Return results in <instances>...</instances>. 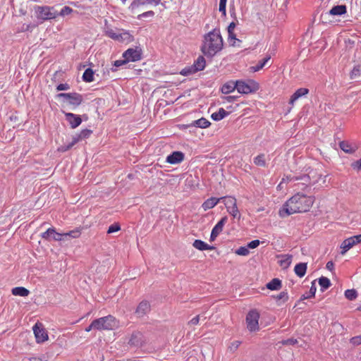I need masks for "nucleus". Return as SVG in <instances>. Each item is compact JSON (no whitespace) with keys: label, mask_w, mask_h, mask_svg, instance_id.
<instances>
[{"label":"nucleus","mask_w":361,"mask_h":361,"mask_svg":"<svg viewBox=\"0 0 361 361\" xmlns=\"http://www.w3.org/2000/svg\"><path fill=\"white\" fill-rule=\"evenodd\" d=\"M271 59V56H266L264 59L262 61H259L258 63H257L255 66L251 67L252 71L253 72H257L259 70H261L263 68L267 63L269 62Z\"/></svg>","instance_id":"obj_31"},{"label":"nucleus","mask_w":361,"mask_h":361,"mask_svg":"<svg viewBox=\"0 0 361 361\" xmlns=\"http://www.w3.org/2000/svg\"><path fill=\"white\" fill-rule=\"evenodd\" d=\"M205 66L206 60L204 56H199L197 59H195L192 65L183 68L180 71V74L185 76L191 75V74L203 70L205 68Z\"/></svg>","instance_id":"obj_9"},{"label":"nucleus","mask_w":361,"mask_h":361,"mask_svg":"<svg viewBox=\"0 0 361 361\" xmlns=\"http://www.w3.org/2000/svg\"><path fill=\"white\" fill-rule=\"evenodd\" d=\"M228 212L233 216V218H238L240 219V214L239 209L237 206V203L235 204V205L232 206L231 208L228 209Z\"/></svg>","instance_id":"obj_39"},{"label":"nucleus","mask_w":361,"mask_h":361,"mask_svg":"<svg viewBox=\"0 0 361 361\" xmlns=\"http://www.w3.org/2000/svg\"><path fill=\"white\" fill-rule=\"evenodd\" d=\"M282 286L281 281L278 278L272 279L270 282H268L267 287L271 290H280Z\"/></svg>","instance_id":"obj_28"},{"label":"nucleus","mask_w":361,"mask_h":361,"mask_svg":"<svg viewBox=\"0 0 361 361\" xmlns=\"http://www.w3.org/2000/svg\"><path fill=\"white\" fill-rule=\"evenodd\" d=\"M106 35L113 39H118L117 33L114 32L113 30H108L106 31Z\"/></svg>","instance_id":"obj_52"},{"label":"nucleus","mask_w":361,"mask_h":361,"mask_svg":"<svg viewBox=\"0 0 361 361\" xmlns=\"http://www.w3.org/2000/svg\"><path fill=\"white\" fill-rule=\"evenodd\" d=\"M11 293L13 295L25 297L30 294V290L25 287L19 286L12 288Z\"/></svg>","instance_id":"obj_29"},{"label":"nucleus","mask_w":361,"mask_h":361,"mask_svg":"<svg viewBox=\"0 0 361 361\" xmlns=\"http://www.w3.org/2000/svg\"><path fill=\"white\" fill-rule=\"evenodd\" d=\"M200 322V316L197 315L196 317H192L191 320L188 322L189 325H197Z\"/></svg>","instance_id":"obj_55"},{"label":"nucleus","mask_w":361,"mask_h":361,"mask_svg":"<svg viewBox=\"0 0 361 361\" xmlns=\"http://www.w3.org/2000/svg\"><path fill=\"white\" fill-rule=\"evenodd\" d=\"M310 178V186L315 184H325L326 176L322 175L320 171L318 169H310L308 171Z\"/></svg>","instance_id":"obj_12"},{"label":"nucleus","mask_w":361,"mask_h":361,"mask_svg":"<svg viewBox=\"0 0 361 361\" xmlns=\"http://www.w3.org/2000/svg\"><path fill=\"white\" fill-rule=\"evenodd\" d=\"M57 91L68 90L70 89V85L68 83H61L56 87Z\"/></svg>","instance_id":"obj_51"},{"label":"nucleus","mask_w":361,"mask_h":361,"mask_svg":"<svg viewBox=\"0 0 361 361\" xmlns=\"http://www.w3.org/2000/svg\"><path fill=\"white\" fill-rule=\"evenodd\" d=\"M297 180V176L295 175H285L283 178H282V181H283L284 183H290V181H296Z\"/></svg>","instance_id":"obj_47"},{"label":"nucleus","mask_w":361,"mask_h":361,"mask_svg":"<svg viewBox=\"0 0 361 361\" xmlns=\"http://www.w3.org/2000/svg\"><path fill=\"white\" fill-rule=\"evenodd\" d=\"M184 159V154L181 152H174L169 154L166 158V161L169 164H178L182 162Z\"/></svg>","instance_id":"obj_19"},{"label":"nucleus","mask_w":361,"mask_h":361,"mask_svg":"<svg viewBox=\"0 0 361 361\" xmlns=\"http://www.w3.org/2000/svg\"><path fill=\"white\" fill-rule=\"evenodd\" d=\"M120 230H121V226H120L119 224L114 223V224H111V226H109V227L107 230V233H112L114 232H117Z\"/></svg>","instance_id":"obj_46"},{"label":"nucleus","mask_w":361,"mask_h":361,"mask_svg":"<svg viewBox=\"0 0 361 361\" xmlns=\"http://www.w3.org/2000/svg\"><path fill=\"white\" fill-rule=\"evenodd\" d=\"M228 40L232 46H240L241 41L236 38V35L234 32H228Z\"/></svg>","instance_id":"obj_38"},{"label":"nucleus","mask_w":361,"mask_h":361,"mask_svg":"<svg viewBox=\"0 0 361 361\" xmlns=\"http://www.w3.org/2000/svg\"><path fill=\"white\" fill-rule=\"evenodd\" d=\"M318 283L323 290H326V288H329L331 286V282L329 278L324 276L319 278Z\"/></svg>","instance_id":"obj_36"},{"label":"nucleus","mask_w":361,"mask_h":361,"mask_svg":"<svg viewBox=\"0 0 361 361\" xmlns=\"http://www.w3.org/2000/svg\"><path fill=\"white\" fill-rule=\"evenodd\" d=\"M210 124L211 123L208 119L204 118H201L200 119L195 120L193 122L192 126H195V127L201 128H206L209 127Z\"/></svg>","instance_id":"obj_32"},{"label":"nucleus","mask_w":361,"mask_h":361,"mask_svg":"<svg viewBox=\"0 0 361 361\" xmlns=\"http://www.w3.org/2000/svg\"><path fill=\"white\" fill-rule=\"evenodd\" d=\"M236 89V81H228L226 82L221 87V92L223 94H229L233 92Z\"/></svg>","instance_id":"obj_27"},{"label":"nucleus","mask_w":361,"mask_h":361,"mask_svg":"<svg viewBox=\"0 0 361 361\" xmlns=\"http://www.w3.org/2000/svg\"><path fill=\"white\" fill-rule=\"evenodd\" d=\"M358 243H361V234L353 235L343 240L340 246L342 250L341 253L343 255V254L346 253L350 248L355 247Z\"/></svg>","instance_id":"obj_10"},{"label":"nucleus","mask_w":361,"mask_h":361,"mask_svg":"<svg viewBox=\"0 0 361 361\" xmlns=\"http://www.w3.org/2000/svg\"><path fill=\"white\" fill-rule=\"evenodd\" d=\"M351 167L354 170L361 171V157L359 160H357L351 164Z\"/></svg>","instance_id":"obj_50"},{"label":"nucleus","mask_w":361,"mask_h":361,"mask_svg":"<svg viewBox=\"0 0 361 361\" xmlns=\"http://www.w3.org/2000/svg\"><path fill=\"white\" fill-rule=\"evenodd\" d=\"M339 147L344 152L350 154L355 153L358 149L356 143L345 140L339 142Z\"/></svg>","instance_id":"obj_17"},{"label":"nucleus","mask_w":361,"mask_h":361,"mask_svg":"<svg viewBox=\"0 0 361 361\" xmlns=\"http://www.w3.org/2000/svg\"><path fill=\"white\" fill-rule=\"evenodd\" d=\"M93 325V321L91 322V324L85 329V331L89 332L92 329H95V326H92Z\"/></svg>","instance_id":"obj_62"},{"label":"nucleus","mask_w":361,"mask_h":361,"mask_svg":"<svg viewBox=\"0 0 361 361\" xmlns=\"http://www.w3.org/2000/svg\"><path fill=\"white\" fill-rule=\"evenodd\" d=\"M154 15V13L152 11L145 12L142 14L138 15V18L141 19L142 18L152 17Z\"/></svg>","instance_id":"obj_54"},{"label":"nucleus","mask_w":361,"mask_h":361,"mask_svg":"<svg viewBox=\"0 0 361 361\" xmlns=\"http://www.w3.org/2000/svg\"><path fill=\"white\" fill-rule=\"evenodd\" d=\"M56 97L62 98L63 102L70 105L73 110L78 107L83 101L82 95L78 92L59 93Z\"/></svg>","instance_id":"obj_4"},{"label":"nucleus","mask_w":361,"mask_h":361,"mask_svg":"<svg viewBox=\"0 0 361 361\" xmlns=\"http://www.w3.org/2000/svg\"><path fill=\"white\" fill-rule=\"evenodd\" d=\"M345 298L350 300H353L357 298V291L355 289L346 290L344 293Z\"/></svg>","instance_id":"obj_37"},{"label":"nucleus","mask_w":361,"mask_h":361,"mask_svg":"<svg viewBox=\"0 0 361 361\" xmlns=\"http://www.w3.org/2000/svg\"><path fill=\"white\" fill-rule=\"evenodd\" d=\"M152 1H154L156 4H158V1L157 0H133L129 6V9L134 12V11L137 8L140 6L144 5L145 4H150Z\"/></svg>","instance_id":"obj_24"},{"label":"nucleus","mask_w":361,"mask_h":361,"mask_svg":"<svg viewBox=\"0 0 361 361\" xmlns=\"http://www.w3.org/2000/svg\"><path fill=\"white\" fill-rule=\"evenodd\" d=\"M240 341L233 342V343H232V346H233V348L235 349H237L238 345H240Z\"/></svg>","instance_id":"obj_63"},{"label":"nucleus","mask_w":361,"mask_h":361,"mask_svg":"<svg viewBox=\"0 0 361 361\" xmlns=\"http://www.w3.org/2000/svg\"><path fill=\"white\" fill-rule=\"evenodd\" d=\"M73 12V9L69 6H63L60 11H58V16H65Z\"/></svg>","instance_id":"obj_45"},{"label":"nucleus","mask_w":361,"mask_h":361,"mask_svg":"<svg viewBox=\"0 0 361 361\" xmlns=\"http://www.w3.org/2000/svg\"><path fill=\"white\" fill-rule=\"evenodd\" d=\"M33 333L35 334L36 341L38 343H43L48 340L49 336L44 325L40 322H37L33 328Z\"/></svg>","instance_id":"obj_11"},{"label":"nucleus","mask_w":361,"mask_h":361,"mask_svg":"<svg viewBox=\"0 0 361 361\" xmlns=\"http://www.w3.org/2000/svg\"><path fill=\"white\" fill-rule=\"evenodd\" d=\"M315 197L308 196L302 192H296L285 202L282 208L279 209L281 217H286L290 214L307 212L314 204Z\"/></svg>","instance_id":"obj_1"},{"label":"nucleus","mask_w":361,"mask_h":361,"mask_svg":"<svg viewBox=\"0 0 361 361\" xmlns=\"http://www.w3.org/2000/svg\"><path fill=\"white\" fill-rule=\"evenodd\" d=\"M150 310L151 306L149 302L147 300H142L137 305L135 311V314H136L137 317L140 318L149 313Z\"/></svg>","instance_id":"obj_16"},{"label":"nucleus","mask_w":361,"mask_h":361,"mask_svg":"<svg viewBox=\"0 0 361 361\" xmlns=\"http://www.w3.org/2000/svg\"><path fill=\"white\" fill-rule=\"evenodd\" d=\"M92 133V130L85 128L80 131V133L75 134L73 139L75 140V142L78 143L79 141L88 138Z\"/></svg>","instance_id":"obj_23"},{"label":"nucleus","mask_w":361,"mask_h":361,"mask_svg":"<svg viewBox=\"0 0 361 361\" xmlns=\"http://www.w3.org/2000/svg\"><path fill=\"white\" fill-rule=\"evenodd\" d=\"M223 198L225 200L224 205L226 206L227 211L228 209L231 208V207L235 205V202H237L236 199L234 197L229 196L221 197V200H223Z\"/></svg>","instance_id":"obj_34"},{"label":"nucleus","mask_w":361,"mask_h":361,"mask_svg":"<svg viewBox=\"0 0 361 361\" xmlns=\"http://www.w3.org/2000/svg\"><path fill=\"white\" fill-rule=\"evenodd\" d=\"M334 264L332 261H329L326 264V268L329 270H332L334 269Z\"/></svg>","instance_id":"obj_61"},{"label":"nucleus","mask_w":361,"mask_h":361,"mask_svg":"<svg viewBox=\"0 0 361 361\" xmlns=\"http://www.w3.org/2000/svg\"><path fill=\"white\" fill-rule=\"evenodd\" d=\"M192 247L200 251L212 250V249H214V247L209 245L208 243H206L200 239H196L193 241Z\"/></svg>","instance_id":"obj_22"},{"label":"nucleus","mask_w":361,"mask_h":361,"mask_svg":"<svg viewBox=\"0 0 361 361\" xmlns=\"http://www.w3.org/2000/svg\"><path fill=\"white\" fill-rule=\"evenodd\" d=\"M259 89V83L254 80H250L247 82L236 80V90L240 94L255 93L257 92Z\"/></svg>","instance_id":"obj_7"},{"label":"nucleus","mask_w":361,"mask_h":361,"mask_svg":"<svg viewBox=\"0 0 361 361\" xmlns=\"http://www.w3.org/2000/svg\"><path fill=\"white\" fill-rule=\"evenodd\" d=\"M316 288L315 286H312L310 287V294H303L300 297V300H304L306 299L311 298V297L315 296Z\"/></svg>","instance_id":"obj_44"},{"label":"nucleus","mask_w":361,"mask_h":361,"mask_svg":"<svg viewBox=\"0 0 361 361\" xmlns=\"http://www.w3.org/2000/svg\"><path fill=\"white\" fill-rule=\"evenodd\" d=\"M235 97H226V100L228 101V102H232V100L234 99Z\"/></svg>","instance_id":"obj_64"},{"label":"nucleus","mask_w":361,"mask_h":361,"mask_svg":"<svg viewBox=\"0 0 361 361\" xmlns=\"http://www.w3.org/2000/svg\"><path fill=\"white\" fill-rule=\"evenodd\" d=\"M30 361H47L46 356L43 355L41 357H32L30 358Z\"/></svg>","instance_id":"obj_58"},{"label":"nucleus","mask_w":361,"mask_h":361,"mask_svg":"<svg viewBox=\"0 0 361 361\" xmlns=\"http://www.w3.org/2000/svg\"><path fill=\"white\" fill-rule=\"evenodd\" d=\"M350 343L354 345H361V336H354L350 338Z\"/></svg>","instance_id":"obj_49"},{"label":"nucleus","mask_w":361,"mask_h":361,"mask_svg":"<svg viewBox=\"0 0 361 361\" xmlns=\"http://www.w3.org/2000/svg\"><path fill=\"white\" fill-rule=\"evenodd\" d=\"M76 144L75 140L72 138V141L68 145H63L58 148V151L65 152L71 149Z\"/></svg>","instance_id":"obj_40"},{"label":"nucleus","mask_w":361,"mask_h":361,"mask_svg":"<svg viewBox=\"0 0 361 361\" xmlns=\"http://www.w3.org/2000/svg\"><path fill=\"white\" fill-rule=\"evenodd\" d=\"M226 2H227V0H220V2H219V10L220 12H221V13L224 16H225V14L226 13Z\"/></svg>","instance_id":"obj_48"},{"label":"nucleus","mask_w":361,"mask_h":361,"mask_svg":"<svg viewBox=\"0 0 361 361\" xmlns=\"http://www.w3.org/2000/svg\"><path fill=\"white\" fill-rule=\"evenodd\" d=\"M123 57L126 59L127 62L137 61L141 59V51L137 49H128L123 54Z\"/></svg>","instance_id":"obj_15"},{"label":"nucleus","mask_w":361,"mask_h":361,"mask_svg":"<svg viewBox=\"0 0 361 361\" xmlns=\"http://www.w3.org/2000/svg\"><path fill=\"white\" fill-rule=\"evenodd\" d=\"M82 80L83 81L86 82H90L94 80V71L92 68H87L82 75Z\"/></svg>","instance_id":"obj_33"},{"label":"nucleus","mask_w":361,"mask_h":361,"mask_svg":"<svg viewBox=\"0 0 361 361\" xmlns=\"http://www.w3.org/2000/svg\"><path fill=\"white\" fill-rule=\"evenodd\" d=\"M295 185H297L298 189H306L310 186V178L308 172L307 174H303L300 176H297V180Z\"/></svg>","instance_id":"obj_18"},{"label":"nucleus","mask_w":361,"mask_h":361,"mask_svg":"<svg viewBox=\"0 0 361 361\" xmlns=\"http://www.w3.org/2000/svg\"><path fill=\"white\" fill-rule=\"evenodd\" d=\"M260 242L259 240H253L247 244L248 249L249 248H256L259 246Z\"/></svg>","instance_id":"obj_53"},{"label":"nucleus","mask_w":361,"mask_h":361,"mask_svg":"<svg viewBox=\"0 0 361 361\" xmlns=\"http://www.w3.org/2000/svg\"><path fill=\"white\" fill-rule=\"evenodd\" d=\"M276 300H282L283 302H286L288 300V295L287 291H281L279 295L274 296Z\"/></svg>","instance_id":"obj_43"},{"label":"nucleus","mask_w":361,"mask_h":361,"mask_svg":"<svg viewBox=\"0 0 361 361\" xmlns=\"http://www.w3.org/2000/svg\"><path fill=\"white\" fill-rule=\"evenodd\" d=\"M307 264L306 263L297 264L295 266L294 271L299 277H303L307 272Z\"/></svg>","instance_id":"obj_26"},{"label":"nucleus","mask_w":361,"mask_h":361,"mask_svg":"<svg viewBox=\"0 0 361 361\" xmlns=\"http://www.w3.org/2000/svg\"><path fill=\"white\" fill-rule=\"evenodd\" d=\"M117 326L114 317L108 315L93 320L92 326H95L96 330H111Z\"/></svg>","instance_id":"obj_6"},{"label":"nucleus","mask_w":361,"mask_h":361,"mask_svg":"<svg viewBox=\"0 0 361 361\" xmlns=\"http://www.w3.org/2000/svg\"><path fill=\"white\" fill-rule=\"evenodd\" d=\"M229 115L228 111L224 110V109H219L218 111L212 114L211 118L214 121H220L225 118V116Z\"/></svg>","instance_id":"obj_30"},{"label":"nucleus","mask_w":361,"mask_h":361,"mask_svg":"<svg viewBox=\"0 0 361 361\" xmlns=\"http://www.w3.org/2000/svg\"><path fill=\"white\" fill-rule=\"evenodd\" d=\"M259 318L260 313L257 309H252L247 313L246 324L250 332H257L259 330Z\"/></svg>","instance_id":"obj_8"},{"label":"nucleus","mask_w":361,"mask_h":361,"mask_svg":"<svg viewBox=\"0 0 361 361\" xmlns=\"http://www.w3.org/2000/svg\"><path fill=\"white\" fill-rule=\"evenodd\" d=\"M228 221V217L224 216L222 217L219 221L217 222L216 225L214 226V227L212 228L210 234V241L213 242V240H215L217 235H219L220 233H221L223 231V228L224 225Z\"/></svg>","instance_id":"obj_14"},{"label":"nucleus","mask_w":361,"mask_h":361,"mask_svg":"<svg viewBox=\"0 0 361 361\" xmlns=\"http://www.w3.org/2000/svg\"><path fill=\"white\" fill-rule=\"evenodd\" d=\"M36 17L42 20H48L54 19L58 16V11L54 6H40L35 7Z\"/></svg>","instance_id":"obj_5"},{"label":"nucleus","mask_w":361,"mask_h":361,"mask_svg":"<svg viewBox=\"0 0 361 361\" xmlns=\"http://www.w3.org/2000/svg\"><path fill=\"white\" fill-rule=\"evenodd\" d=\"M117 36L118 37V39H116L115 40H118L119 42H123L124 40V36L131 37L130 35L127 32L121 34H117Z\"/></svg>","instance_id":"obj_56"},{"label":"nucleus","mask_w":361,"mask_h":361,"mask_svg":"<svg viewBox=\"0 0 361 361\" xmlns=\"http://www.w3.org/2000/svg\"><path fill=\"white\" fill-rule=\"evenodd\" d=\"M141 343L140 338L137 334H132L128 344L130 345L138 346Z\"/></svg>","instance_id":"obj_41"},{"label":"nucleus","mask_w":361,"mask_h":361,"mask_svg":"<svg viewBox=\"0 0 361 361\" xmlns=\"http://www.w3.org/2000/svg\"><path fill=\"white\" fill-rule=\"evenodd\" d=\"M128 62L126 59L124 60H117L114 61V66L116 67H120L124 64H126Z\"/></svg>","instance_id":"obj_57"},{"label":"nucleus","mask_w":361,"mask_h":361,"mask_svg":"<svg viewBox=\"0 0 361 361\" xmlns=\"http://www.w3.org/2000/svg\"><path fill=\"white\" fill-rule=\"evenodd\" d=\"M63 113L65 115L66 121L68 123L71 128H76L81 124L82 119L80 115L65 111H63Z\"/></svg>","instance_id":"obj_13"},{"label":"nucleus","mask_w":361,"mask_h":361,"mask_svg":"<svg viewBox=\"0 0 361 361\" xmlns=\"http://www.w3.org/2000/svg\"><path fill=\"white\" fill-rule=\"evenodd\" d=\"M285 345H294V343H297L296 340H293V338H289V340H286L283 342Z\"/></svg>","instance_id":"obj_60"},{"label":"nucleus","mask_w":361,"mask_h":361,"mask_svg":"<svg viewBox=\"0 0 361 361\" xmlns=\"http://www.w3.org/2000/svg\"><path fill=\"white\" fill-rule=\"evenodd\" d=\"M223 39L220 30L214 29L204 35L201 51L204 55L213 56L222 50Z\"/></svg>","instance_id":"obj_2"},{"label":"nucleus","mask_w":361,"mask_h":361,"mask_svg":"<svg viewBox=\"0 0 361 361\" xmlns=\"http://www.w3.org/2000/svg\"><path fill=\"white\" fill-rule=\"evenodd\" d=\"M235 27H236L235 23L231 22L228 27V32H232V31H234Z\"/></svg>","instance_id":"obj_59"},{"label":"nucleus","mask_w":361,"mask_h":361,"mask_svg":"<svg viewBox=\"0 0 361 361\" xmlns=\"http://www.w3.org/2000/svg\"><path fill=\"white\" fill-rule=\"evenodd\" d=\"M250 253L248 247H240L235 250V254L239 256H247Z\"/></svg>","instance_id":"obj_42"},{"label":"nucleus","mask_w":361,"mask_h":361,"mask_svg":"<svg viewBox=\"0 0 361 361\" xmlns=\"http://www.w3.org/2000/svg\"><path fill=\"white\" fill-rule=\"evenodd\" d=\"M347 12V7L341 4V6H334L329 10V13L331 16H342V14Z\"/></svg>","instance_id":"obj_25"},{"label":"nucleus","mask_w":361,"mask_h":361,"mask_svg":"<svg viewBox=\"0 0 361 361\" xmlns=\"http://www.w3.org/2000/svg\"><path fill=\"white\" fill-rule=\"evenodd\" d=\"M254 164L258 166H265L266 161L264 158V154H258L254 158Z\"/></svg>","instance_id":"obj_35"},{"label":"nucleus","mask_w":361,"mask_h":361,"mask_svg":"<svg viewBox=\"0 0 361 361\" xmlns=\"http://www.w3.org/2000/svg\"><path fill=\"white\" fill-rule=\"evenodd\" d=\"M221 200V199H219V197H211L203 202L202 208L204 211L214 208V207L219 204Z\"/></svg>","instance_id":"obj_21"},{"label":"nucleus","mask_w":361,"mask_h":361,"mask_svg":"<svg viewBox=\"0 0 361 361\" xmlns=\"http://www.w3.org/2000/svg\"><path fill=\"white\" fill-rule=\"evenodd\" d=\"M308 93L309 90L307 88H300L296 90L293 96H291L289 99V104L293 106L298 99L300 98L301 97H304V95H306Z\"/></svg>","instance_id":"obj_20"},{"label":"nucleus","mask_w":361,"mask_h":361,"mask_svg":"<svg viewBox=\"0 0 361 361\" xmlns=\"http://www.w3.org/2000/svg\"><path fill=\"white\" fill-rule=\"evenodd\" d=\"M80 231L79 229H75L67 233H60L56 232V229L54 227L48 228L45 232L41 234L42 238L47 240H56L61 241L68 240L70 238H76L80 235Z\"/></svg>","instance_id":"obj_3"}]
</instances>
